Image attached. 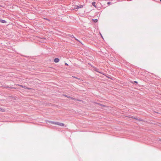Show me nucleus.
<instances>
[{
	"instance_id": "obj_1",
	"label": "nucleus",
	"mask_w": 161,
	"mask_h": 161,
	"mask_svg": "<svg viewBox=\"0 0 161 161\" xmlns=\"http://www.w3.org/2000/svg\"><path fill=\"white\" fill-rule=\"evenodd\" d=\"M64 96H65L66 97H67V98H71V99H73V100H77L79 101H81V100H77V99H75V98H73V97H69V96H67V95H64Z\"/></svg>"
},
{
	"instance_id": "obj_2",
	"label": "nucleus",
	"mask_w": 161,
	"mask_h": 161,
	"mask_svg": "<svg viewBox=\"0 0 161 161\" xmlns=\"http://www.w3.org/2000/svg\"><path fill=\"white\" fill-rule=\"evenodd\" d=\"M83 5H76L75 6V9H78L80 8H81L83 7Z\"/></svg>"
},
{
	"instance_id": "obj_3",
	"label": "nucleus",
	"mask_w": 161,
	"mask_h": 161,
	"mask_svg": "<svg viewBox=\"0 0 161 161\" xmlns=\"http://www.w3.org/2000/svg\"><path fill=\"white\" fill-rule=\"evenodd\" d=\"M57 125H59L61 126H64V124L63 123H60L58 122L57 124Z\"/></svg>"
},
{
	"instance_id": "obj_4",
	"label": "nucleus",
	"mask_w": 161,
	"mask_h": 161,
	"mask_svg": "<svg viewBox=\"0 0 161 161\" xmlns=\"http://www.w3.org/2000/svg\"><path fill=\"white\" fill-rule=\"evenodd\" d=\"M59 61V59L58 58H56L54 59V61L55 63H58Z\"/></svg>"
},
{
	"instance_id": "obj_5",
	"label": "nucleus",
	"mask_w": 161,
	"mask_h": 161,
	"mask_svg": "<svg viewBox=\"0 0 161 161\" xmlns=\"http://www.w3.org/2000/svg\"><path fill=\"white\" fill-rule=\"evenodd\" d=\"M49 122L50 123H51L52 124H55V125H57V122H54V121H50Z\"/></svg>"
},
{
	"instance_id": "obj_6",
	"label": "nucleus",
	"mask_w": 161,
	"mask_h": 161,
	"mask_svg": "<svg viewBox=\"0 0 161 161\" xmlns=\"http://www.w3.org/2000/svg\"><path fill=\"white\" fill-rule=\"evenodd\" d=\"M0 21L1 23H6V21L5 20L1 19H0Z\"/></svg>"
},
{
	"instance_id": "obj_7",
	"label": "nucleus",
	"mask_w": 161,
	"mask_h": 161,
	"mask_svg": "<svg viewBox=\"0 0 161 161\" xmlns=\"http://www.w3.org/2000/svg\"><path fill=\"white\" fill-rule=\"evenodd\" d=\"M96 4V2H93L92 3V4L93 6L95 8H97V7L95 5Z\"/></svg>"
},
{
	"instance_id": "obj_8",
	"label": "nucleus",
	"mask_w": 161,
	"mask_h": 161,
	"mask_svg": "<svg viewBox=\"0 0 161 161\" xmlns=\"http://www.w3.org/2000/svg\"><path fill=\"white\" fill-rule=\"evenodd\" d=\"M132 118H134L135 119H136L137 120H138L140 121H142V120L141 119H138V118L136 119V118H134L133 117H132Z\"/></svg>"
},
{
	"instance_id": "obj_9",
	"label": "nucleus",
	"mask_w": 161,
	"mask_h": 161,
	"mask_svg": "<svg viewBox=\"0 0 161 161\" xmlns=\"http://www.w3.org/2000/svg\"><path fill=\"white\" fill-rule=\"evenodd\" d=\"M92 20L95 23H96L97 22L98 20L97 19H92Z\"/></svg>"
},
{
	"instance_id": "obj_10",
	"label": "nucleus",
	"mask_w": 161,
	"mask_h": 161,
	"mask_svg": "<svg viewBox=\"0 0 161 161\" xmlns=\"http://www.w3.org/2000/svg\"><path fill=\"white\" fill-rule=\"evenodd\" d=\"M0 111L1 112H4V109L3 108H0Z\"/></svg>"
},
{
	"instance_id": "obj_11",
	"label": "nucleus",
	"mask_w": 161,
	"mask_h": 161,
	"mask_svg": "<svg viewBox=\"0 0 161 161\" xmlns=\"http://www.w3.org/2000/svg\"><path fill=\"white\" fill-rule=\"evenodd\" d=\"M71 35V37L75 38V39L76 40H77V41H79L76 38H75L73 35Z\"/></svg>"
},
{
	"instance_id": "obj_12",
	"label": "nucleus",
	"mask_w": 161,
	"mask_h": 161,
	"mask_svg": "<svg viewBox=\"0 0 161 161\" xmlns=\"http://www.w3.org/2000/svg\"><path fill=\"white\" fill-rule=\"evenodd\" d=\"M93 69H93V70H95V71H97V72H98L100 73V72H99V71H97V69H94V68H93Z\"/></svg>"
},
{
	"instance_id": "obj_13",
	"label": "nucleus",
	"mask_w": 161,
	"mask_h": 161,
	"mask_svg": "<svg viewBox=\"0 0 161 161\" xmlns=\"http://www.w3.org/2000/svg\"><path fill=\"white\" fill-rule=\"evenodd\" d=\"M107 4H110V2H108V3H107Z\"/></svg>"
},
{
	"instance_id": "obj_14",
	"label": "nucleus",
	"mask_w": 161,
	"mask_h": 161,
	"mask_svg": "<svg viewBox=\"0 0 161 161\" xmlns=\"http://www.w3.org/2000/svg\"><path fill=\"white\" fill-rule=\"evenodd\" d=\"M20 86H21V87H22V88H24V86H22V85H20Z\"/></svg>"
},
{
	"instance_id": "obj_15",
	"label": "nucleus",
	"mask_w": 161,
	"mask_h": 161,
	"mask_svg": "<svg viewBox=\"0 0 161 161\" xmlns=\"http://www.w3.org/2000/svg\"><path fill=\"white\" fill-rule=\"evenodd\" d=\"M65 65H68V64L67 63H65Z\"/></svg>"
},
{
	"instance_id": "obj_16",
	"label": "nucleus",
	"mask_w": 161,
	"mask_h": 161,
	"mask_svg": "<svg viewBox=\"0 0 161 161\" xmlns=\"http://www.w3.org/2000/svg\"><path fill=\"white\" fill-rule=\"evenodd\" d=\"M46 19V20H49L48 19H46H46Z\"/></svg>"
},
{
	"instance_id": "obj_17",
	"label": "nucleus",
	"mask_w": 161,
	"mask_h": 161,
	"mask_svg": "<svg viewBox=\"0 0 161 161\" xmlns=\"http://www.w3.org/2000/svg\"><path fill=\"white\" fill-rule=\"evenodd\" d=\"M100 105L101 106H103V105H102V104H100Z\"/></svg>"
},
{
	"instance_id": "obj_18",
	"label": "nucleus",
	"mask_w": 161,
	"mask_h": 161,
	"mask_svg": "<svg viewBox=\"0 0 161 161\" xmlns=\"http://www.w3.org/2000/svg\"><path fill=\"white\" fill-rule=\"evenodd\" d=\"M134 82L136 83H137V82L136 81H135Z\"/></svg>"
},
{
	"instance_id": "obj_19",
	"label": "nucleus",
	"mask_w": 161,
	"mask_h": 161,
	"mask_svg": "<svg viewBox=\"0 0 161 161\" xmlns=\"http://www.w3.org/2000/svg\"><path fill=\"white\" fill-rule=\"evenodd\" d=\"M160 141H161V139H160Z\"/></svg>"
},
{
	"instance_id": "obj_20",
	"label": "nucleus",
	"mask_w": 161,
	"mask_h": 161,
	"mask_svg": "<svg viewBox=\"0 0 161 161\" xmlns=\"http://www.w3.org/2000/svg\"><path fill=\"white\" fill-rule=\"evenodd\" d=\"M160 141H161V139H160Z\"/></svg>"
},
{
	"instance_id": "obj_21",
	"label": "nucleus",
	"mask_w": 161,
	"mask_h": 161,
	"mask_svg": "<svg viewBox=\"0 0 161 161\" xmlns=\"http://www.w3.org/2000/svg\"><path fill=\"white\" fill-rule=\"evenodd\" d=\"M160 1H161V0H160Z\"/></svg>"
}]
</instances>
